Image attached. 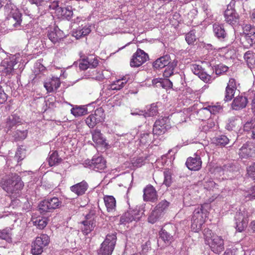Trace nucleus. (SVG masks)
I'll list each match as a JSON object with an SVG mask.
<instances>
[{
  "mask_svg": "<svg viewBox=\"0 0 255 255\" xmlns=\"http://www.w3.org/2000/svg\"><path fill=\"white\" fill-rule=\"evenodd\" d=\"M0 185L4 191L13 196L19 194L24 186L21 177L16 174H12L7 179H3Z\"/></svg>",
  "mask_w": 255,
  "mask_h": 255,
  "instance_id": "nucleus-1",
  "label": "nucleus"
},
{
  "mask_svg": "<svg viewBox=\"0 0 255 255\" xmlns=\"http://www.w3.org/2000/svg\"><path fill=\"white\" fill-rule=\"evenodd\" d=\"M209 207L208 204H204L194 210L191 219V228L194 232H198L201 230L207 217Z\"/></svg>",
  "mask_w": 255,
  "mask_h": 255,
  "instance_id": "nucleus-2",
  "label": "nucleus"
},
{
  "mask_svg": "<svg viewBox=\"0 0 255 255\" xmlns=\"http://www.w3.org/2000/svg\"><path fill=\"white\" fill-rule=\"evenodd\" d=\"M117 242L116 234H108L98 250V255H112Z\"/></svg>",
  "mask_w": 255,
  "mask_h": 255,
  "instance_id": "nucleus-3",
  "label": "nucleus"
},
{
  "mask_svg": "<svg viewBox=\"0 0 255 255\" xmlns=\"http://www.w3.org/2000/svg\"><path fill=\"white\" fill-rule=\"evenodd\" d=\"M61 204V201L57 197L48 198L40 202L38 205L39 210L42 214L52 212L54 210L59 208Z\"/></svg>",
  "mask_w": 255,
  "mask_h": 255,
  "instance_id": "nucleus-4",
  "label": "nucleus"
},
{
  "mask_svg": "<svg viewBox=\"0 0 255 255\" xmlns=\"http://www.w3.org/2000/svg\"><path fill=\"white\" fill-rule=\"evenodd\" d=\"M177 228L171 224L164 225L159 232V238L166 244L169 245L174 241Z\"/></svg>",
  "mask_w": 255,
  "mask_h": 255,
  "instance_id": "nucleus-5",
  "label": "nucleus"
},
{
  "mask_svg": "<svg viewBox=\"0 0 255 255\" xmlns=\"http://www.w3.org/2000/svg\"><path fill=\"white\" fill-rule=\"evenodd\" d=\"M96 211L90 210L85 216V220L83 221L81 223L83 225L82 227V232L85 235H88L92 232L96 227Z\"/></svg>",
  "mask_w": 255,
  "mask_h": 255,
  "instance_id": "nucleus-6",
  "label": "nucleus"
},
{
  "mask_svg": "<svg viewBox=\"0 0 255 255\" xmlns=\"http://www.w3.org/2000/svg\"><path fill=\"white\" fill-rule=\"evenodd\" d=\"M49 237L46 234L37 237L33 243L31 252L33 255H39L43 252V248L48 245Z\"/></svg>",
  "mask_w": 255,
  "mask_h": 255,
  "instance_id": "nucleus-7",
  "label": "nucleus"
},
{
  "mask_svg": "<svg viewBox=\"0 0 255 255\" xmlns=\"http://www.w3.org/2000/svg\"><path fill=\"white\" fill-rule=\"evenodd\" d=\"M105 118L104 110L102 108L97 109L94 114L89 115L85 120L87 126L90 128H93L98 124L103 122Z\"/></svg>",
  "mask_w": 255,
  "mask_h": 255,
  "instance_id": "nucleus-8",
  "label": "nucleus"
},
{
  "mask_svg": "<svg viewBox=\"0 0 255 255\" xmlns=\"http://www.w3.org/2000/svg\"><path fill=\"white\" fill-rule=\"evenodd\" d=\"M85 164L90 168L97 171L104 170L106 167V161L101 156H94L91 160H86Z\"/></svg>",
  "mask_w": 255,
  "mask_h": 255,
  "instance_id": "nucleus-9",
  "label": "nucleus"
},
{
  "mask_svg": "<svg viewBox=\"0 0 255 255\" xmlns=\"http://www.w3.org/2000/svg\"><path fill=\"white\" fill-rule=\"evenodd\" d=\"M235 1L230 2L227 5V9L224 13L225 20L232 25L237 24L239 20V14L236 12V10L232 7L235 5Z\"/></svg>",
  "mask_w": 255,
  "mask_h": 255,
  "instance_id": "nucleus-10",
  "label": "nucleus"
},
{
  "mask_svg": "<svg viewBox=\"0 0 255 255\" xmlns=\"http://www.w3.org/2000/svg\"><path fill=\"white\" fill-rule=\"evenodd\" d=\"M167 121V118L164 117L155 121L152 129L153 135H160L166 132L169 128V125L166 123Z\"/></svg>",
  "mask_w": 255,
  "mask_h": 255,
  "instance_id": "nucleus-11",
  "label": "nucleus"
},
{
  "mask_svg": "<svg viewBox=\"0 0 255 255\" xmlns=\"http://www.w3.org/2000/svg\"><path fill=\"white\" fill-rule=\"evenodd\" d=\"M207 244L209 245L211 251L215 254H220L224 250V240L220 236H214Z\"/></svg>",
  "mask_w": 255,
  "mask_h": 255,
  "instance_id": "nucleus-12",
  "label": "nucleus"
},
{
  "mask_svg": "<svg viewBox=\"0 0 255 255\" xmlns=\"http://www.w3.org/2000/svg\"><path fill=\"white\" fill-rule=\"evenodd\" d=\"M143 191V199L144 201L154 203L157 200L158 196L157 191L151 184L147 185Z\"/></svg>",
  "mask_w": 255,
  "mask_h": 255,
  "instance_id": "nucleus-13",
  "label": "nucleus"
},
{
  "mask_svg": "<svg viewBox=\"0 0 255 255\" xmlns=\"http://www.w3.org/2000/svg\"><path fill=\"white\" fill-rule=\"evenodd\" d=\"M143 212L140 211H131L126 212L121 217V224H126L127 223L131 222L133 221H137L141 217Z\"/></svg>",
  "mask_w": 255,
  "mask_h": 255,
  "instance_id": "nucleus-14",
  "label": "nucleus"
},
{
  "mask_svg": "<svg viewBox=\"0 0 255 255\" xmlns=\"http://www.w3.org/2000/svg\"><path fill=\"white\" fill-rule=\"evenodd\" d=\"M236 220V228L237 231L239 232H242L245 230L248 226V219L245 215V212L244 213L240 211L237 212L235 216Z\"/></svg>",
  "mask_w": 255,
  "mask_h": 255,
  "instance_id": "nucleus-15",
  "label": "nucleus"
},
{
  "mask_svg": "<svg viewBox=\"0 0 255 255\" xmlns=\"http://www.w3.org/2000/svg\"><path fill=\"white\" fill-rule=\"evenodd\" d=\"M186 165L189 170L198 171L202 166L201 157L197 155H195L194 157H189L187 159Z\"/></svg>",
  "mask_w": 255,
  "mask_h": 255,
  "instance_id": "nucleus-16",
  "label": "nucleus"
},
{
  "mask_svg": "<svg viewBox=\"0 0 255 255\" xmlns=\"http://www.w3.org/2000/svg\"><path fill=\"white\" fill-rule=\"evenodd\" d=\"M88 187L89 185L87 182L85 180H83L81 182L71 186L70 187V189L71 191L75 193L78 197L85 194Z\"/></svg>",
  "mask_w": 255,
  "mask_h": 255,
  "instance_id": "nucleus-17",
  "label": "nucleus"
},
{
  "mask_svg": "<svg viewBox=\"0 0 255 255\" xmlns=\"http://www.w3.org/2000/svg\"><path fill=\"white\" fill-rule=\"evenodd\" d=\"M147 59H149L148 55L143 50L137 49L136 52L134 54L132 58L131 59L130 64L136 62L143 64Z\"/></svg>",
  "mask_w": 255,
  "mask_h": 255,
  "instance_id": "nucleus-18",
  "label": "nucleus"
},
{
  "mask_svg": "<svg viewBox=\"0 0 255 255\" xmlns=\"http://www.w3.org/2000/svg\"><path fill=\"white\" fill-rule=\"evenodd\" d=\"M65 36L63 31L61 30L58 26H55L53 30L48 34L49 39L54 43L59 41Z\"/></svg>",
  "mask_w": 255,
  "mask_h": 255,
  "instance_id": "nucleus-19",
  "label": "nucleus"
},
{
  "mask_svg": "<svg viewBox=\"0 0 255 255\" xmlns=\"http://www.w3.org/2000/svg\"><path fill=\"white\" fill-rule=\"evenodd\" d=\"M248 103V99L246 97L239 96L234 100L232 106L234 110H238L246 107Z\"/></svg>",
  "mask_w": 255,
  "mask_h": 255,
  "instance_id": "nucleus-20",
  "label": "nucleus"
},
{
  "mask_svg": "<svg viewBox=\"0 0 255 255\" xmlns=\"http://www.w3.org/2000/svg\"><path fill=\"white\" fill-rule=\"evenodd\" d=\"M213 31L215 36L220 40L225 41L227 36L223 25L215 23L213 24Z\"/></svg>",
  "mask_w": 255,
  "mask_h": 255,
  "instance_id": "nucleus-21",
  "label": "nucleus"
},
{
  "mask_svg": "<svg viewBox=\"0 0 255 255\" xmlns=\"http://www.w3.org/2000/svg\"><path fill=\"white\" fill-rule=\"evenodd\" d=\"M61 84L59 78L53 77L50 80L44 84V87L48 92H52L60 87Z\"/></svg>",
  "mask_w": 255,
  "mask_h": 255,
  "instance_id": "nucleus-22",
  "label": "nucleus"
},
{
  "mask_svg": "<svg viewBox=\"0 0 255 255\" xmlns=\"http://www.w3.org/2000/svg\"><path fill=\"white\" fill-rule=\"evenodd\" d=\"M104 200L108 212L116 211V201L113 196L106 195L104 196Z\"/></svg>",
  "mask_w": 255,
  "mask_h": 255,
  "instance_id": "nucleus-23",
  "label": "nucleus"
},
{
  "mask_svg": "<svg viewBox=\"0 0 255 255\" xmlns=\"http://www.w3.org/2000/svg\"><path fill=\"white\" fill-rule=\"evenodd\" d=\"M92 138L94 142L101 145H106V139L103 136L99 129H96L92 132Z\"/></svg>",
  "mask_w": 255,
  "mask_h": 255,
  "instance_id": "nucleus-24",
  "label": "nucleus"
},
{
  "mask_svg": "<svg viewBox=\"0 0 255 255\" xmlns=\"http://www.w3.org/2000/svg\"><path fill=\"white\" fill-rule=\"evenodd\" d=\"M48 164L50 166L57 165L60 164L62 159L59 157L58 152L57 151H53L51 153L50 152L49 156L47 158Z\"/></svg>",
  "mask_w": 255,
  "mask_h": 255,
  "instance_id": "nucleus-25",
  "label": "nucleus"
},
{
  "mask_svg": "<svg viewBox=\"0 0 255 255\" xmlns=\"http://www.w3.org/2000/svg\"><path fill=\"white\" fill-rule=\"evenodd\" d=\"M243 43L246 47H249L255 44V31L253 29L251 33H247L244 36Z\"/></svg>",
  "mask_w": 255,
  "mask_h": 255,
  "instance_id": "nucleus-26",
  "label": "nucleus"
},
{
  "mask_svg": "<svg viewBox=\"0 0 255 255\" xmlns=\"http://www.w3.org/2000/svg\"><path fill=\"white\" fill-rule=\"evenodd\" d=\"M21 123V120L19 116L14 114L11 115L7 120L6 126L8 130H10L14 126Z\"/></svg>",
  "mask_w": 255,
  "mask_h": 255,
  "instance_id": "nucleus-27",
  "label": "nucleus"
},
{
  "mask_svg": "<svg viewBox=\"0 0 255 255\" xmlns=\"http://www.w3.org/2000/svg\"><path fill=\"white\" fill-rule=\"evenodd\" d=\"M191 69L193 73L198 75L201 79L206 78L207 74L200 65H192Z\"/></svg>",
  "mask_w": 255,
  "mask_h": 255,
  "instance_id": "nucleus-28",
  "label": "nucleus"
},
{
  "mask_svg": "<svg viewBox=\"0 0 255 255\" xmlns=\"http://www.w3.org/2000/svg\"><path fill=\"white\" fill-rule=\"evenodd\" d=\"M128 81L126 77L114 82L111 85V89L113 90H119L124 87L125 84Z\"/></svg>",
  "mask_w": 255,
  "mask_h": 255,
  "instance_id": "nucleus-29",
  "label": "nucleus"
},
{
  "mask_svg": "<svg viewBox=\"0 0 255 255\" xmlns=\"http://www.w3.org/2000/svg\"><path fill=\"white\" fill-rule=\"evenodd\" d=\"M12 134V136L15 141H19L24 139L27 135V130L17 129L14 131Z\"/></svg>",
  "mask_w": 255,
  "mask_h": 255,
  "instance_id": "nucleus-30",
  "label": "nucleus"
},
{
  "mask_svg": "<svg viewBox=\"0 0 255 255\" xmlns=\"http://www.w3.org/2000/svg\"><path fill=\"white\" fill-rule=\"evenodd\" d=\"M14 65H0V72L3 76L13 75L14 70L13 66Z\"/></svg>",
  "mask_w": 255,
  "mask_h": 255,
  "instance_id": "nucleus-31",
  "label": "nucleus"
},
{
  "mask_svg": "<svg viewBox=\"0 0 255 255\" xmlns=\"http://www.w3.org/2000/svg\"><path fill=\"white\" fill-rule=\"evenodd\" d=\"M71 113L75 117H81L88 114L87 108L84 106L73 108L71 110Z\"/></svg>",
  "mask_w": 255,
  "mask_h": 255,
  "instance_id": "nucleus-32",
  "label": "nucleus"
},
{
  "mask_svg": "<svg viewBox=\"0 0 255 255\" xmlns=\"http://www.w3.org/2000/svg\"><path fill=\"white\" fill-rule=\"evenodd\" d=\"M229 139L228 138L224 135H221L214 138L213 142L218 146H225L228 143Z\"/></svg>",
  "mask_w": 255,
  "mask_h": 255,
  "instance_id": "nucleus-33",
  "label": "nucleus"
},
{
  "mask_svg": "<svg viewBox=\"0 0 255 255\" xmlns=\"http://www.w3.org/2000/svg\"><path fill=\"white\" fill-rule=\"evenodd\" d=\"M163 214L157 210L155 208L153 210L148 218V222L154 224L162 216Z\"/></svg>",
  "mask_w": 255,
  "mask_h": 255,
  "instance_id": "nucleus-34",
  "label": "nucleus"
},
{
  "mask_svg": "<svg viewBox=\"0 0 255 255\" xmlns=\"http://www.w3.org/2000/svg\"><path fill=\"white\" fill-rule=\"evenodd\" d=\"M60 9L61 14L67 19H70L72 17L73 12L72 6H68L62 7Z\"/></svg>",
  "mask_w": 255,
  "mask_h": 255,
  "instance_id": "nucleus-35",
  "label": "nucleus"
},
{
  "mask_svg": "<svg viewBox=\"0 0 255 255\" xmlns=\"http://www.w3.org/2000/svg\"><path fill=\"white\" fill-rule=\"evenodd\" d=\"M11 17L15 20V22L13 24V26L14 27H17V26H19L21 24V22L22 19L21 17V13L19 12V11L17 9L14 10L11 13Z\"/></svg>",
  "mask_w": 255,
  "mask_h": 255,
  "instance_id": "nucleus-36",
  "label": "nucleus"
},
{
  "mask_svg": "<svg viewBox=\"0 0 255 255\" xmlns=\"http://www.w3.org/2000/svg\"><path fill=\"white\" fill-rule=\"evenodd\" d=\"M152 140V134L150 132H144L140 134V142L145 144L149 143L151 142Z\"/></svg>",
  "mask_w": 255,
  "mask_h": 255,
  "instance_id": "nucleus-37",
  "label": "nucleus"
},
{
  "mask_svg": "<svg viewBox=\"0 0 255 255\" xmlns=\"http://www.w3.org/2000/svg\"><path fill=\"white\" fill-rule=\"evenodd\" d=\"M164 181L163 184L167 187H169L172 183V173L169 170H166L164 171Z\"/></svg>",
  "mask_w": 255,
  "mask_h": 255,
  "instance_id": "nucleus-38",
  "label": "nucleus"
},
{
  "mask_svg": "<svg viewBox=\"0 0 255 255\" xmlns=\"http://www.w3.org/2000/svg\"><path fill=\"white\" fill-rule=\"evenodd\" d=\"M212 68L216 74L218 75L226 72L229 69L228 67L225 65H214Z\"/></svg>",
  "mask_w": 255,
  "mask_h": 255,
  "instance_id": "nucleus-39",
  "label": "nucleus"
},
{
  "mask_svg": "<svg viewBox=\"0 0 255 255\" xmlns=\"http://www.w3.org/2000/svg\"><path fill=\"white\" fill-rule=\"evenodd\" d=\"M203 185L204 188L208 190L218 189L217 187L218 186V185L212 179L210 178L205 180Z\"/></svg>",
  "mask_w": 255,
  "mask_h": 255,
  "instance_id": "nucleus-40",
  "label": "nucleus"
},
{
  "mask_svg": "<svg viewBox=\"0 0 255 255\" xmlns=\"http://www.w3.org/2000/svg\"><path fill=\"white\" fill-rule=\"evenodd\" d=\"M170 205V203L165 200L160 201L155 207V208L163 214Z\"/></svg>",
  "mask_w": 255,
  "mask_h": 255,
  "instance_id": "nucleus-41",
  "label": "nucleus"
},
{
  "mask_svg": "<svg viewBox=\"0 0 255 255\" xmlns=\"http://www.w3.org/2000/svg\"><path fill=\"white\" fill-rule=\"evenodd\" d=\"M247 64H255V54L251 51H247L244 55Z\"/></svg>",
  "mask_w": 255,
  "mask_h": 255,
  "instance_id": "nucleus-42",
  "label": "nucleus"
},
{
  "mask_svg": "<svg viewBox=\"0 0 255 255\" xmlns=\"http://www.w3.org/2000/svg\"><path fill=\"white\" fill-rule=\"evenodd\" d=\"M79 62V64H84L85 62L87 63V64H98V61L97 59L93 58V59H90L88 57H81V58L79 59L78 61H75L73 64H78Z\"/></svg>",
  "mask_w": 255,
  "mask_h": 255,
  "instance_id": "nucleus-43",
  "label": "nucleus"
},
{
  "mask_svg": "<svg viewBox=\"0 0 255 255\" xmlns=\"http://www.w3.org/2000/svg\"><path fill=\"white\" fill-rule=\"evenodd\" d=\"M10 232L11 229L7 228L0 230V238L9 242L11 240Z\"/></svg>",
  "mask_w": 255,
  "mask_h": 255,
  "instance_id": "nucleus-44",
  "label": "nucleus"
},
{
  "mask_svg": "<svg viewBox=\"0 0 255 255\" xmlns=\"http://www.w3.org/2000/svg\"><path fill=\"white\" fill-rule=\"evenodd\" d=\"M158 113L157 107L156 104H152L150 105V107L147 112L144 114V117H152L156 115Z\"/></svg>",
  "mask_w": 255,
  "mask_h": 255,
  "instance_id": "nucleus-45",
  "label": "nucleus"
},
{
  "mask_svg": "<svg viewBox=\"0 0 255 255\" xmlns=\"http://www.w3.org/2000/svg\"><path fill=\"white\" fill-rule=\"evenodd\" d=\"M171 64V59L168 55H165L157 58L152 64Z\"/></svg>",
  "mask_w": 255,
  "mask_h": 255,
  "instance_id": "nucleus-46",
  "label": "nucleus"
},
{
  "mask_svg": "<svg viewBox=\"0 0 255 255\" xmlns=\"http://www.w3.org/2000/svg\"><path fill=\"white\" fill-rule=\"evenodd\" d=\"M34 225L39 229H44L47 224V219L46 218L36 219L34 221Z\"/></svg>",
  "mask_w": 255,
  "mask_h": 255,
  "instance_id": "nucleus-47",
  "label": "nucleus"
},
{
  "mask_svg": "<svg viewBox=\"0 0 255 255\" xmlns=\"http://www.w3.org/2000/svg\"><path fill=\"white\" fill-rule=\"evenodd\" d=\"M158 83L159 85L157 86H160L164 89H169L172 87V83L168 79H161Z\"/></svg>",
  "mask_w": 255,
  "mask_h": 255,
  "instance_id": "nucleus-48",
  "label": "nucleus"
},
{
  "mask_svg": "<svg viewBox=\"0 0 255 255\" xmlns=\"http://www.w3.org/2000/svg\"><path fill=\"white\" fill-rule=\"evenodd\" d=\"M203 234L204 236L206 244H208L212 240L214 236L216 235H213L212 231L208 228L204 229L203 231Z\"/></svg>",
  "mask_w": 255,
  "mask_h": 255,
  "instance_id": "nucleus-49",
  "label": "nucleus"
},
{
  "mask_svg": "<svg viewBox=\"0 0 255 255\" xmlns=\"http://www.w3.org/2000/svg\"><path fill=\"white\" fill-rule=\"evenodd\" d=\"M186 41L188 44H193L196 39V36L194 30H191L186 35Z\"/></svg>",
  "mask_w": 255,
  "mask_h": 255,
  "instance_id": "nucleus-50",
  "label": "nucleus"
},
{
  "mask_svg": "<svg viewBox=\"0 0 255 255\" xmlns=\"http://www.w3.org/2000/svg\"><path fill=\"white\" fill-rule=\"evenodd\" d=\"M236 90V89H235L226 87L225 101H229L231 100L233 97H234V95L235 94V91Z\"/></svg>",
  "mask_w": 255,
  "mask_h": 255,
  "instance_id": "nucleus-51",
  "label": "nucleus"
},
{
  "mask_svg": "<svg viewBox=\"0 0 255 255\" xmlns=\"http://www.w3.org/2000/svg\"><path fill=\"white\" fill-rule=\"evenodd\" d=\"M20 59V54H16L13 55H11L9 57L10 61H4V64H17L20 61H19Z\"/></svg>",
  "mask_w": 255,
  "mask_h": 255,
  "instance_id": "nucleus-52",
  "label": "nucleus"
},
{
  "mask_svg": "<svg viewBox=\"0 0 255 255\" xmlns=\"http://www.w3.org/2000/svg\"><path fill=\"white\" fill-rule=\"evenodd\" d=\"M206 109H208L210 112L212 114H216L222 110V108L220 105L210 106Z\"/></svg>",
  "mask_w": 255,
  "mask_h": 255,
  "instance_id": "nucleus-53",
  "label": "nucleus"
},
{
  "mask_svg": "<svg viewBox=\"0 0 255 255\" xmlns=\"http://www.w3.org/2000/svg\"><path fill=\"white\" fill-rule=\"evenodd\" d=\"M176 65H168V68H166L164 72V75L166 77L171 76L173 74L174 69ZM168 66V65H166Z\"/></svg>",
  "mask_w": 255,
  "mask_h": 255,
  "instance_id": "nucleus-54",
  "label": "nucleus"
},
{
  "mask_svg": "<svg viewBox=\"0 0 255 255\" xmlns=\"http://www.w3.org/2000/svg\"><path fill=\"white\" fill-rule=\"evenodd\" d=\"M247 173L251 178L255 180V163H254L247 168Z\"/></svg>",
  "mask_w": 255,
  "mask_h": 255,
  "instance_id": "nucleus-55",
  "label": "nucleus"
},
{
  "mask_svg": "<svg viewBox=\"0 0 255 255\" xmlns=\"http://www.w3.org/2000/svg\"><path fill=\"white\" fill-rule=\"evenodd\" d=\"M8 96L4 92L2 87L0 85V104H4L7 99Z\"/></svg>",
  "mask_w": 255,
  "mask_h": 255,
  "instance_id": "nucleus-56",
  "label": "nucleus"
},
{
  "mask_svg": "<svg viewBox=\"0 0 255 255\" xmlns=\"http://www.w3.org/2000/svg\"><path fill=\"white\" fill-rule=\"evenodd\" d=\"M46 70L44 65H35L33 70L35 75H37L40 73H43Z\"/></svg>",
  "mask_w": 255,
  "mask_h": 255,
  "instance_id": "nucleus-57",
  "label": "nucleus"
},
{
  "mask_svg": "<svg viewBox=\"0 0 255 255\" xmlns=\"http://www.w3.org/2000/svg\"><path fill=\"white\" fill-rule=\"evenodd\" d=\"M24 150L19 148L17 149L15 155V158L18 161L22 160L25 157Z\"/></svg>",
  "mask_w": 255,
  "mask_h": 255,
  "instance_id": "nucleus-58",
  "label": "nucleus"
},
{
  "mask_svg": "<svg viewBox=\"0 0 255 255\" xmlns=\"http://www.w3.org/2000/svg\"><path fill=\"white\" fill-rule=\"evenodd\" d=\"M255 125V121L253 120L247 122L244 126V128L245 130L249 131L250 129L253 130V128Z\"/></svg>",
  "mask_w": 255,
  "mask_h": 255,
  "instance_id": "nucleus-59",
  "label": "nucleus"
},
{
  "mask_svg": "<svg viewBox=\"0 0 255 255\" xmlns=\"http://www.w3.org/2000/svg\"><path fill=\"white\" fill-rule=\"evenodd\" d=\"M253 29L255 30V27L252 26L249 24L246 25L244 27L243 35L245 36L247 33L249 34L250 33H251V31H252Z\"/></svg>",
  "mask_w": 255,
  "mask_h": 255,
  "instance_id": "nucleus-60",
  "label": "nucleus"
},
{
  "mask_svg": "<svg viewBox=\"0 0 255 255\" xmlns=\"http://www.w3.org/2000/svg\"><path fill=\"white\" fill-rule=\"evenodd\" d=\"M97 65H79V69L82 70H86L88 68L95 69Z\"/></svg>",
  "mask_w": 255,
  "mask_h": 255,
  "instance_id": "nucleus-61",
  "label": "nucleus"
},
{
  "mask_svg": "<svg viewBox=\"0 0 255 255\" xmlns=\"http://www.w3.org/2000/svg\"><path fill=\"white\" fill-rule=\"evenodd\" d=\"M234 168V166L231 163H228L227 164H225L222 167V169L224 172L226 171H232Z\"/></svg>",
  "mask_w": 255,
  "mask_h": 255,
  "instance_id": "nucleus-62",
  "label": "nucleus"
},
{
  "mask_svg": "<svg viewBox=\"0 0 255 255\" xmlns=\"http://www.w3.org/2000/svg\"><path fill=\"white\" fill-rule=\"evenodd\" d=\"M49 7L51 9H55L57 10L58 12H60V9L59 8H62V7H60L58 5V1H53L50 5Z\"/></svg>",
  "mask_w": 255,
  "mask_h": 255,
  "instance_id": "nucleus-63",
  "label": "nucleus"
},
{
  "mask_svg": "<svg viewBox=\"0 0 255 255\" xmlns=\"http://www.w3.org/2000/svg\"><path fill=\"white\" fill-rule=\"evenodd\" d=\"M226 87L236 89L237 87L235 80L233 78L230 79L229 83H228L227 86Z\"/></svg>",
  "mask_w": 255,
  "mask_h": 255,
  "instance_id": "nucleus-64",
  "label": "nucleus"
}]
</instances>
